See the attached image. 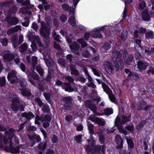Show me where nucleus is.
Returning <instances> with one entry per match:
<instances>
[{"instance_id": "obj_22", "label": "nucleus", "mask_w": 154, "mask_h": 154, "mask_svg": "<svg viewBox=\"0 0 154 154\" xmlns=\"http://www.w3.org/2000/svg\"><path fill=\"white\" fill-rule=\"evenodd\" d=\"M138 68L140 70H145L148 66L146 63L143 62L141 61H139L137 62Z\"/></svg>"}, {"instance_id": "obj_33", "label": "nucleus", "mask_w": 154, "mask_h": 154, "mask_svg": "<svg viewBox=\"0 0 154 154\" xmlns=\"http://www.w3.org/2000/svg\"><path fill=\"white\" fill-rule=\"evenodd\" d=\"M71 15H72L69 17L68 22L70 23L72 26H75L76 23L75 19V17L74 16V14L72 13Z\"/></svg>"}, {"instance_id": "obj_60", "label": "nucleus", "mask_w": 154, "mask_h": 154, "mask_svg": "<svg viewBox=\"0 0 154 154\" xmlns=\"http://www.w3.org/2000/svg\"><path fill=\"white\" fill-rule=\"evenodd\" d=\"M77 79L78 80L82 83H85L86 80V79L84 78L82 75H78Z\"/></svg>"}, {"instance_id": "obj_17", "label": "nucleus", "mask_w": 154, "mask_h": 154, "mask_svg": "<svg viewBox=\"0 0 154 154\" xmlns=\"http://www.w3.org/2000/svg\"><path fill=\"white\" fill-rule=\"evenodd\" d=\"M115 139L116 143L119 145L117 146V148H122L123 145V139L119 135H117Z\"/></svg>"}, {"instance_id": "obj_63", "label": "nucleus", "mask_w": 154, "mask_h": 154, "mask_svg": "<svg viewBox=\"0 0 154 154\" xmlns=\"http://www.w3.org/2000/svg\"><path fill=\"white\" fill-rule=\"evenodd\" d=\"M11 107L12 110L14 111H17L19 109L18 105L15 103H13L11 105Z\"/></svg>"}, {"instance_id": "obj_64", "label": "nucleus", "mask_w": 154, "mask_h": 154, "mask_svg": "<svg viewBox=\"0 0 154 154\" xmlns=\"http://www.w3.org/2000/svg\"><path fill=\"white\" fill-rule=\"evenodd\" d=\"M98 118L97 117L94 115H91L88 118V120H90L92 122H96Z\"/></svg>"}, {"instance_id": "obj_59", "label": "nucleus", "mask_w": 154, "mask_h": 154, "mask_svg": "<svg viewBox=\"0 0 154 154\" xmlns=\"http://www.w3.org/2000/svg\"><path fill=\"white\" fill-rule=\"evenodd\" d=\"M35 100L40 107H42L44 103L42 102L41 99L38 97H35Z\"/></svg>"}, {"instance_id": "obj_14", "label": "nucleus", "mask_w": 154, "mask_h": 154, "mask_svg": "<svg viewBox=\"0 0 154 154\" xmlns=\"http://www.w3.org/2000/svg\"><path fill=\"white\" fill-rule=\"evenodd\" d=\"M21 26H17L13 28L9 29L7 31V33L8 35H11L13 33L18 31V30L21 31Z\"/></svg>"}, {"instance_id": "obj_11", "label": "nucleus", "mask_w": 154, "mask_h": 154, "mask_svg": "<svg viewBox=\"0 0 154 154\" xmlns=\"http://www.w3.org/2000/svg\"><path fill=\"white\" fill-rule=\"evenodd\" d=\"M19 92L24 96H30L32 94L30 89L27 88H23L19 89Z\"/></svg>"}, {"instance_id": "obj_52", "label": "nucleus", "mask_w": 154, "mask_h": 154, "mask_svg": "<svg viewBox=\"0 0 154 154\" xmlns=\"http://www.w3.org/2000/svg\"><path fill=\"white\" fill-rule=\"evenodd\" d=\"M130 116H122V124H123L128 122L130 121Z\"/></svg>"}, {"instance_id": "obj_58", "label": "nucleus", "mask_w": 154, "mask_h": 154, "mask_svg": "<svg viewBox=\"0 0 154 154\" xmlns=\"http://www.w3.org/2000/svg\"><path fill=\"white\" fill-rule=\"evenodd\" d=\"M90 55V53L88 50H85L82 51V56L83 57L88 58Z\"/></svg>"}, {"instance_id": "obj_51", "label": "nucleus", "mask_w": 154, "mask_h": 154, "mask_svg": "<svg viewBox=\"0 0 154 154\" xmlns=\"http://www.w3.org/2000/svg\"><path fill=\"white\" fill-rule=\"evenodd\" d=\"M11 4V2H5L3 3L0 2V9H1L2 7H7L9 6Z\"/></svg>"}, {"instance_id": "obj_20", "label": "nucleus", "mask_w": 154, "mask_h": 154, "mask_svg": "<svg viewBox=\"0 0 154 154\" xmlns=\"http://www.w3.org/2000/svg\"><path fill=\"white\" fill-rule=\"evenodd\" d=\"M71 70V74L75 76H77L79 75V72L78 70L76 69L75 66L73 64L69 65Z\"/></svg>"}, {"instance_id": "obj_13", "label": "nucleus", "mask_w": 154, "mask_h": 154, "mask_svg": "<svg viewBox=\"0 0 154 154\" xmlns=\"http://www.w3.org/2000/svg\"><path fill=\"white\" fill-rule=\"evenodd\" d=\"M62 88L64 89L66 91L69 92H72L74 91V89L71 87L70 83H64L62 86Z\"/></svg>"}, {"instance_id": "obj_30", "label": "nucleus", "mask_w": 154, "mask_h": 154, "mask_svg": "<svg viewBox=\"0 0 154 154\" xmlns=\"http://www.w3.org/2000/svg\"><path fill=\"white\" fill-rule=\"evenodd\" d=\"M40 52L42 53L44 56V59H48L51 58V54L50 50L48 49L46 50L45 52H44L42 50H40Z\"/></svg>"}, {"instance_id": "obj_4", "label": "nucleus", "mask_w": 154, "mask_h": 154, "mask_svg": "<svg viewBox=\"0 0 154 154\" xmlns=\"http://www.w3.org/2000/svg\"><path fill=\"white\" fill-rule=\"evenodd\" d=\"M40 33L41 36L43 37V40L45 47L48 46L50 43V31H45L43 30H40Z\"/></svg>"}, {"instance_id": "obj_6", "label": "nucleus", "mask_w": 154, "mask_h": 154, "mask_svg": "<svg viewBox=\"0 0 154 154\" xmlns=\"http://www.w3.org/2000/svg\"><path fill=\"white\" fill-rule=\"evenodd\" d=\"M121 122L122 120H121L119 118L118 116L115 119V124L118 129L120 133L126 135L128 134V132L124 129L123 126L121 125V124H122Z\"/></svg>"}, {"instance_id": "obj_47", "label": "nucleus", "mask_w": 154, "mask_h": 154, "mask_svg": "<svg viewBox=\"0 0 154 154\" xmlns=\"http://www.w3.org/2000/svg\"><path fill=\"white\" fill-rule=\"evenodd\" d=\"M0 42L2 45L6 46L8 45V40L6 38H1L0 39Z\"/></svg>"}, {"instance_id": "obj_16", "label": "nucleus", "mask_w": 154, "mask_h": 154, "mask_svg": "<svg viewBox=\"0 0 154 154\" xmlns=\"http://www.w3.org/2000/svg\"><path fill=\"white\" fill-rule=\"evenodd\" d=\"M25 72L26 74L27 75L29 81L35 87H37V85H36V82H35L33 79H30V76L32 73V72H31L29 70L27 69Z\"/></svg>"}, {"instance_id": "obj_53", "label": "nucleus", "mask_w": 154, "mask_h": 154, "mask_svg": "<svg viewBox=\"0 0 154 154\" xmlns=\"http://www.w3.org/2000/svg\"><path fill=\"white\" fill-rule=\"evenodd\" d=\"M18 3H20L23 5H28L30 4L29 0H16Z\"/></svg>"}, {"instance_id": "obj_55", "label": "nucleus", "mask_w": 154, "mask_h": 154, "mask_svg": "<svg viewBox=\"0 0 154 154\" xmlns=\"http://www.w3.org/2000/svg\"><path fill=\"white\" fill-rule=\"evenodd\" d=\"M104 112L106 115H109L113 113V110L111 108H107L104 109Z\"/></svg>"}, {"instance_id": "obj_9", "label": "nucleus", "mask_w": 154, "mask_h": 154, "mask_svg": "<svg viewBox=\"0 0 154 154\" xmlns=\"http://www.w3.org/2000/svg\"><path fill=\"white\" fill-rule=\"evenodd\" d=\"M123 52V51L122 50H120L119 51H117L116 52H113L112 57L113 59H115L114 61H119V63L120 64H123V60L121 58Z\"/></svg>"}, {"instance_id": "obj_8", "label": "nucleus", "mask_w": 154, "mask_h": 154, "mask_svg": "<svg viewBox=\"0 0 154 154\" xmlns=\"http://www.w3.org/2000/svg\"><path fill=\"white\" fill-rule=\"evenodd\" d=\"M5 20L7 22L8 26H10L12 25L17 24L19 21L18 18L16 17H11L9 16H7Z\"/></svg>"}, {"instance_id": "obj_43", "label": "nucleus", "mask_w": 154, "mask_h": 154, "mask_svg": "<svg viewBox=\"0 0 154 154\" xmlns=\"http://www.w3.org/2000/svg\"><path fill=\"white\" fill-rule=\"evenodd\" d=\"M42 111L45 113L48 112L50 111V109L48 105L46 103H44L42 107Z\"/></svg>"}, {"instance_id": "obj_12", "label": "nucleus", "mask_w": 154, "mask_h": 154, "mask_svg": "<svg viewBox=\"0 0 154 154\" xmlns=\"http://www.w3.org/2000/svg\"><path fill=\"white\" fill-rule=\"evenodd\" d=\"M37 63V57L35 56H33L30 62L29 63L31 66V70L33 71L35 69V65Z\"/></svg>"}, {"instance_id": "obj_49", "label": "nucleus", "mask_w": 154, "mask_h": 154, "mask_svg": "<svg viewBox=\"0 0 154 154\" xmlns=\"http://www.w3.org/2000/svg\"><path fill=\"white\" fill-rule=\"evenodd\" d=\"M42 120L43 119L42 118V115L40 117H39L38 115H36L35 118V124L39 125L40 124V123L39 122V121L40 120L42 122H43Z\"/></svg>"}, {"instance_id": "obj_21", "label": "nucleus", "mask_w": 154, "mask_h": 154, "mask_svg": "<svg viewBox=\"0 0 154 154\" xmlns=\"http://www.w3.org/2000/svg\"><path fill=\"white\" fill-rule=\"evenodd\" d=\"M102 30V28L101 29H96L95 31H94L92 34V37L93 38H102V34L100 33V31Z\"/></svg>"}, {"instance_id": "obj_37", "label": "nucleus", "mask_w": 154, "mask_h": 154, "mask_svg": "<svg viewBox=\"0 0 154 154\" xmlns=\"http://www.w3.org/2000/svg\"><path fill=\"white\" fill-rule=\"evenodd\" d=\"M79 0H73V3L74 5L70 7V14H71L72 13L74 14L75 13V9L76 6L77 5Z\"/></svg>"}, {"instance_id": "obj_54", "label": "nucleus", "mask_w": 154, "mask_h": 154, "mask_svg": "<svg viewBox=\"0 0 154 154\" xmlns=\"http://www.w3.org/2000/svg\"><path fill=\"white\" fill-rule=\"evenodd\" d=\"M146 105V103L145 101H140L137 108V110L140 111L141 110H142V109L143 108L142 107Z\"/></svg>"}, {"instance_id": "obj_23", "label": "nucleus", "mask_w": 154, "mask_h": 154, "mask_svg": "<svg viewBox=\"0 0 154 154\" xmlns=\"http://www.w3.org/2000/svg\"><path fill=\"white\" fill-rule=\"evenodd\" d=\"M80 47L79 44L76 42H73L72 45H69V47L72 53H75Z\"/></svg>"}, {"instance_id": "obj_57", "label": "nucleus", "mask_w": 154, "mask_h": 154, "mask_svg": "<svg viewBox=\"0 0 154 154\" xmlns=\"http://www.w3.org/2000/svg\"><path fill=\"white\" fill-rule=\"evenodd\" d=\"M96 123L99 125L103 126L105 124V121L102 119H100L98 118Z\"/></svg>"}, {"instance_id": "obj_19", "label": "nucleus", "mask_w": 154, "mask_h": 154, "mask_svg": "<svg viewBox=\"0 0 154 154\" xmlns=\"http://www.w3.org/2000/svg\"><path fill=\"white\" fill-rule=\"evenodd\" d=\"M103 65L106 70L108 71L111 72L114 70V68L112 64L109 62H104Z\"/></svg>"}, {"instance_id": "obj_27", "label": "nucleus", "mask_w": 154, "mask_h": 154, "mask_svg": "<svg viewBox=\"0 0 154 154\" xmlns=\"http://www.w3.org/2000/svg\"><path fill=\"white\" fill-rule=\"evenodd\" d=\"M142 19L143 20L148 21L150 20V17L148 14L146 10H144L142 13Z\"/></svg>"}, {"instance_id": "obj_44", "label": "nucleus", "mask_w": 154, "mask_h": 154, "mask_svg": "<svg viewBox=\"0 0 154 154\" xmlns=\"http://www.w3.org/2000/svg\"><path fill=\"white\" fill-rule=\"evenodd\" d=\"M51 71L52 70L51 69H49L48 75L45 79V80L47 82H50L51 80Z\"/></svg>"}, {"instance_id": "obj_10", "label": "nucleus", "mask_w": 154, "mask_h": 154, "mask_svg": "<svg viewBox=\"0 0 154 154\" xmlns=\"http://www.w3.org/2000/svg\"><path fill=\"white\" fill-rule=\"evenodd\" d=\"M86 107L88 108L95 113L97 112V107L95 104L90 100H86L85 103Z\"/></svg>"}, {"instance_id": "obj_32", "label": "nucleus", "mask_w": 154, "mask_h": 154, "mask_svg": "<svg viewBox=\"0 0 154 154\" xmlns=\"http://www.w3.org/2000/svg\"><path fill=\"white\" fill-rule=\"evenodd\" d=\"M58 63L62 67H65L68 63L65 59L63 58H60L57 60Z\"/></svg>"}, {"instance_id": "obj_7", "label": "nucleus", "mask_w": 154, "mask_h": 154, "mask_svg": "<svg viewBox=\"0 0 154 154\" xmlns=\"http://www.w3.org/2000/svg\"><path fill=\"white\" fill-rule=\"evenodd\" d=\"M2 54L3 59L5 62H10L14 59V54L9 50H5Z\"/></svg>"}, {"instance_id": "obj_2", "label": "nucleus", "mask_w": 154, "mask_h": 154, "mask_svg": "<svg viewBox=\"0 0 154 154\" xmlns=\"http://www.w3.org/2000/svg\"><path fill=\"white\" fill-rule=\"evenodd\" d=\"M62 101L65 103L61 110V112H66L71 109L72 107V99L70 97H66L62 99Z\"/></svg>"}, {"instance_id": "obj_42", "label": "nucleus", "mask_w": 154, "mask_h": 154, "mask_svg": "<svg viewBox=\"0 0 154 154\" xmlns=\"http://www.w3.org/2000/svg\"><path fill=\"white\" fill-rule=\"evenodd\" d=\"M128 32L126 31H123L121 33V42H123L127 38L128 35Z\"/></svg>"}, {"instance_id": "obj_56", "label": "nucleus", "mask_w": 154, "mask_h": 154, "mask_svg": "<svg viewBox=\"0 0 154 154\" xmlns=\"http://www.w3.org/2000/svg\"><path fill=\"white\" fill-rule=\"evenodd\" d=\"M52 35L55 40L58 42H61V41L60 40V35H57L56 32L55 31L53 32Z\"/></svg>"}, {"instance_id": "obj_38", "label": "nucleus", "mask_w": 154, "mask_h": 154, "mask_svg": "<svg viewBox=\"0 0 154 154\" xmlns=\"http://www.w3.org/2000/svg\"><path fill=\"white\" fill-rule=\"evenodd\" d=\"M16 73L17 72L14 70H12L10 72L8 75V80H10L11 78L17 79Z\"/></svg>"}, {"instance_id": "obj_39", "label": "nucleus", "mask_w": 154, "mask_h": 154, "mask_svg": "<svg viewBox=\"0 0 154 154\" xmlns=\"http://www.w3.org/2000/svg\"><path fill=\"white\" fill-rule=\"evenodd\" d=\"M28 136L30 140H33L34 141L35 140L37 142H39L41 140L40 137L38 135H28Z\"/></svg>"}, {"instance_id": "obj_31", "label": "nucleus", "mask_w": 154, "mask_h": 154, "mask_svg": "<svg viewBox=\"0 0 154 154\" xmlns=\"http://www.w3.org/2000/svg\"><path fill=\"white\" fill-rule=\"evenodd\" d=\"M35 69L40 76L43 77L44 73V69L41 67L40 65H38L35 66Z\"/></svg>"}, {"instance_id": "obj_36", "label": "nucleus", "mask_w": 154, "mask_h": 154, "mask_svg": "<svg viewBox=\"0 0 154 154\" xmlns=\"http://www.w3.org/2000/svg\"><path fill=\"white\" fill-rule=\"evenodd\" d=\"M11 41L14 47L16 48L17 46V42L18 39L17 35H13L12 36L11 38Z\"/></svg>"}, {"instance_id": "obj_18", "label": "nucleus", "mask_w": 154, "mask_h": 154, "mask_svg": "<svg viewBox=\"0 0 154 154\" xmlns=\"http://www.w3.org/2000/svg\"><path fill=\"white\" fill-rule=\"evenodd\" d=\"M28 46L27 44L24 43L20 46L19 47V51L21 53H23L28 51L29 53L31 52V51L29 49L28 50Z\"/></svg>"}, {"instance_id": "obj_40", "label": "nucleus", "mask_w": 154, "mask_h": 154, "mask_svg": "<svg viewBox=\"0 0 154 154\" xmlns=\"http://www.w3.org/2000/svg\"><path fill=\"white\" fill-rule=\"evenodd\" d=\"M34 41H35L39 47H44V45L42 43L41 38L38 35H36L34 38Z\"/></svg>"}, {"instance_id": "obj_28", "label": "nucleus", "mask_w": 154, "mask_h": 154, "mask_svg": "<svg viewBox=\"0 0 154 154\" xmlns=\"http://www.w3.org/2000/svg\"><path fill=\"white\" fill-rule=\"evenodd\" d=\"M21 116L28 119H30L32 118H34L35 117V115L30 112L27 113L26 112L23 113L21 114Z\"/></svg>"}, {"instance_id": "obj_41", "label": "nucleus", "mask_w": 154, "mask_h": 154, "mask_svg": "<svg viewBox=\"0 0 154 154\" xmlns=\"http://www.w3.org/2000/svg\"><path fill=\"white\" fill-rule=\"evenodd\" d=\"M128 143L129 148L133 149L134 147V144L133 140L131 139H128L127 137H125Z\"/></svg>"}, {"instance_id": "obj_46", "label": "nucleus", "mask_w": 154, "mask_h": 154, "mask_svg": "<svg viewBox=\"0 0 154 154\" xmlns=\"http://www.w3.org/2000/svg\"><path fill=\"white\" fill-rule=\"evenodd\" d=\"M17 10V8L15 5H13L12 7L10 8L9 10L8 11L9 14H15Z\"/></svg>"}, {"instance_id": "obj_62", "label": "nucleus", "mask_w": 154, "mask_h": 154, "mask_svg": "<svg viewBox=\"0 0 154 154\" xmlns=\"http://www.w3.org/2000/svg\"><path fill=\"white\" fill-rule=\"evenodd\" d=\"M146 122V120L145 121H142L137 126V129L138 130L142 128Z\"/></svg>"}, {"instance_id": "obj_45", "label": "nucleus", "mask_w": 154, "mask_h": 154, "mask_svg": "<svg viewBox=\"0 0 154 154\" xmlns=\"http://www.w3.org/2000/svg\"><path fill=\"white\" fill-rule=\"evenodd\" d=\"M32 72V73L30 76V78H32L33 79L35 80H38L40 79L38 75L35 72V70Z\"/></svg>"}, {"instance_id": "obj_26", "label": "nucleus", "mask_w": 154, "mask_h": 154, "mask_svg": "<svg viewBox=\"0 0 154 154\" xmlns=\"http://www.w3.org/2000/svg\"><path fill=\"white\" fill-rule=\"evenodd\" d=\"M47 145V141H42L38 144V148L40 150L44 151L46 149Z\"/></svg>"}, {"instance_id": "obj_3", "label": "nucleus", "mask_w": 154, "mask_h": 154, "mask_svg": "<svg viewBox=\"0 0 154 154\" xmlns=\"http://www.w3.org/2000/svg\"><path fill=\"white\" fill-rule=\"evenodd\" d=\"M45 24L44 22H41V26L40 30H42L46 32L50 31L52 22V19L50 16H47L45 17Z\"/></svg>"}, {"instance_id": "obj_5", "label": "nucleus", "mask_w": 154, "mask_h": 154, "mask_svg": "<svg viewBox=\"0 0 154 154\" xmlns=\"http://www.w3.org/2000/svg\"><path fill=\"white\" fill-rule=\"evenodd\" d=\"M102 87L104 91L108 94L110 100L116 103H117L116 99L114 94L112 93V91L109 88L108 86L105 83H103Z\"/></svg>"}, {"instance_id": "obj_48", "label": "nucleus", "mask_w": 154, "mask_h": 154, "mask_svg": "<svg viewBox=\"0 0 154 154\" xmlns=\"http://www.w3.org/2000/svg\"><path fill=\"white\" fill-rule=\"evenodd\" d=\"M146 37L147 39L152 38L154 37V34L152 31H149L147 32L145 34Z\"/></svg>"}, {"instance_id": "obj_1", "label": "nucleus", "mask_w": 154, "mask_h": 154, "mask_svg": "<svg viewBox=\"0 0 154 154\" xmlns=\"http://www.w3.org/2000/svg\"><path fill=\"white\" fill-rule=\"evenodd\" d=\"M3 140L4 144L6 145V146H8L7 144L10 143L9 147H7L6 149L7 151L12 153L15 154H19L20 152L18 147L14 148L12 146V142L11 140V138H10V137L5 136L3 138Z\"/></svg>"}, {"instance_id": "obj_61", "label": "nucleus", "mask_w": 154, "mask_h": 154, "mask_svg": "<svg viewBox=\"0 0 154 154\" xmlns=\"http://www.w3.org/2000/svg\"><path fill=\"white\" fill-rule=\"evenodd\" d=\"M24 19L25 21L22 22V24L23 26L27 27L29 26V19L27 17L25 18Z\"/></svg>"}, {"instance_id": "obj_24", "label": "nucleus", "mask_w": 154, "mask_h": 154, "mask_svg": "<svg viewBox=\"0 0 154 154\" xmlns=\"http://www.w3.org/2000/svg\"><path fill=\"white\" fill-rule=\"evenodd\" d=\"M44 60L48 67H52L53 66H54L55 67L57 68V65L54 63V61L51 57L48 59H45Z\"/></svg>"}, {"instance_id": "obj_29", "label": "nucleus", "mask_w": 154, "mask_h": 154, "mask_svg": "<svg viewBox=\"0 0 154 154\" xmlns=\"http://www.w3.org/2000/svg\"><path fill=\"white\" fill-rule=\"evenodd\" d=\"M88 129L89 131V133L91 135V136L92 138H93L92 137V135L95 134L94 132V125L93 124L88 122Z\"/></svg>"}, {"instance_id": "obj_34", "label": "nucleus", "mask_w": 154, "mask_h": 154, "mask_svg": "<svg viewBox=\"0 0 154 154\" xmlns=\"http://www.w3.org/2000/svg\"><path fill=\"white\" fill-rule=\"evenodd\" d=\"M134 57L132 54L129 55L128 58L125 60V63L127 65H131V63L134 60Z\"/></svg>"}, {"instance_id": "obj_35", "label": "nucleus", "mask_w": 154, "mask_h": 154, "mask_svg": "<svg viewBox=\"0 0 154 154\" xmlns=\"http://www.w3.org/2000/svg\"><path fill=\"white\" fill-rule=\"evenodd\" d=\"M146 6V4L145 1L140 2L137 6V8L141 10H143Z\"/></svg>"}, {"instance_id": "obj_50", "label": "nucleus", "mask_w": 154, "mask_h": 154, "mask_svg": "<svg viewBox=\"0 0 154 154\" xmlns=\"http://www.w3.org/2000/svg\"><path fill=\"white\" fill-rule=\"evenodd\" d=\"M42 121L43 122H50L51 118L50 115L48 114L45 115V116L42 115Z\"/></svg>"}, {"instance_id": "obj_25", "label": "nucleus", "mask_w": 154, "mask_h": 154, "mask_svg": "<svg viewBox=\"0 0 154 154\" xmlns=\"http://www.w3.org/2000/svg\"><path fill=\"white\" fill-rule=\"evenodd\" d=\"M35 36L34 33H33L32 31H29L26 36L29 41L32 42L34 41V38Z\"/></svg>"}, {"instance_id": "obj_15", "label": "nucleus", "mask_w": 154, "mask_h": 154, "mask_svg": "<svg viewBox=\"0 0 154 154\" xmlns=\"http://www.w3.org/2000/svg\"><path fill=\"white\" fill-rule=\"evenodd\" d=\"M99 137V141L101 144H103L105 142V137L103 134V130L100 129L97 131L96 132Z\"/></svg>"}]
</instances>
